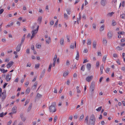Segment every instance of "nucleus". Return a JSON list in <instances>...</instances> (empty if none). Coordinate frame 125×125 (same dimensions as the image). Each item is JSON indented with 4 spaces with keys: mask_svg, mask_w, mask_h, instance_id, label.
<instances>
[{
    "mask_svg": "<svg viewBox=\"0 0 125 125\" xmlns=\"http://www.w3.org/2000/svg\"><path fill=\"white\" fill-rule=\"evenodd\" d=\"M96 120L94 115L93 114L90 116L89 121L87 124L88 125H94Z\"/></svg>",
    "mask_w": 125,
    "mask_h": 125,
    "instance_id": "1",
    "label": "nucleus"
},
{
    "mask_svg": "<svg viewBox=\"0 0 125 125\" xmlns=\"http://www.w3.org/2000/svg\"><path fill=\"white\" fill-rule=\"evenodd\" d=\"M55 103H53L49 108L50 112H54L56 111L55 107L54 104H55Z\"/></svg>",
    "mask_w": 125,
    "mask_h": 125,
    "instance_id": "2",
    "label": "nucleus"
},
{
    "mask_svg": "<svg viewBox=\"0 0 125 125\" xmlns=\"http://www.w3.org/2000/svg\"><path fill=\"white\" fill-rule=\"evenodd\" d=\"M39 26L38 25L37 26V27L36 30L34 29L32 30L31 32L32 33V35L31 36V39H32L34 37L35 35L37 33L39 30Z\"/></svg>",
    "mask_w": 125,
    "mask_h": 125,
    "instance_id": "3",
    "label": "nucleus"
},
{
    "mask_svg": "<svg viewBox=\"0 0 125 125\" xmlns=\"http://www.w3.org/2000/svg\"><path fill=\"white\" fill-rule=\"evenodd\" d=\"M100 3L102 6L104 7L107 4V0H101Z\"/></svg>",
    "mask_w": 125,
    "mask_h": 125,
    "instance_id": "4",
    "label": "nucleus"
},
{
    "mask_svg": "<svg viewBox=\"0 0 125 125\" xmlns=\"http://www.w3.org/2000/svg\"><path fill=\"white\" fill-rule=\"evenodd\" d=\"M93 78V76L91 75V76H88L86 78V80L88 82L91 81Z\"/></svg>",
    "mask_w": 125,
    "mask_h": 125,
    "instance_id": "5",
    "label": "nucleus"
},
{
    "mask_svg": "<svg viewBox=\"0 0 125 125\" xmlns=\"http://www.w3.org/2000/svg\"><path fill=\"white\" fill-rule=\"evenodd\" d=\"M20 117L21 120L24 122L26 120V118L24 116V114L23 113H21L20 115Z\"/></svg>",
    "mask_w": 125,
    "mask_h": 125,
    "instance_id": "6",
    "label": "nucleus"
},
{
    "mask_svg": "<svg viewBox=\"0 0 125 125\" xmlns=\"http://www.w3.org/2000/svg\"><path fill=\"white\" fill-rule=\"evenodd\" d=\"M107 35L109 38H111L113 36V33L112 31H110L108 33Z\"/></svg>",
    "mask_w": 125,
    "mask_h": 125,
    "instance_id": "7",
    "label": "nucleus"
},
{
    "mask_svg": "<svg viewBox=\"0 0 125 125\" xmlns=\"http://www.w3.org/2000/svg\"><path fill=\"white\" fill-rule=\"evenodd\" d=\"M25 39V38L24 37H23L22 38L20 44H18L17 47H21V45L23 43Z\"/></svg>",
    "mask_w": 125,
    "mask_h": 125,
    "instance_id": "8",
    "label": "nucleus"
},
{
    "mask_svg": "<svg viewBox=\"0 0 125 125\" xmlns=\"http://www.w3.org/2000/svg\"><path fill=\"white\" fill-rule=\"evenodd\" d=\"M13 62L12 61L8 63L7 65V67L8 68H10L13 65Z\"/></svg>",
    "mask_w": 125,
    "mask_h": 125,
    "instance_id": "9",
    "label": "nucleus"
},
{
    "mask_svg": "<svg viewBox=\"0 0 125 125\" xmlns=\"http://www.w3.org/2000/svg\"><path fill=\"white\" fill-rule=\"evenodd\" d=\"M10 75L9 74H7L6 77L5 79L7 82H8L10 81L11 79V76L10 77Z\"/></svg>",
    "mask_w": 125,
    "mask_h": 125,
    "instance_id": "10",
    "label": "nucleus"
},
{
    "mask_svg": "<svg viewBox=\"0 0 125 125\" xmlns=\"http://www.w3.org/2000/svg\"><path fill=\"white\" fill-rule=\"evenodd\" d=\"M76 55L75 57V59L76 60H78L79 56V54L78 51L77 50L76 51Z\"/></svg>",
    "mask_w": 125,
    "mask_h": 125,
    "instance_id": "11",
    "label": "nucleus"
},
{
    "mask_svg": "<svg viewBox=\"0 0 125 125\" xmlns=\"http://www.w3.org/2000/svg\"><path fill=\"white\" fill-rule=\"evenodd\" d=\"M91 67V64L90 63H88L87 64L86 66V67L87 69L88 70H90Z\"/></svg>",
    "mask_w": 125,
    "mask_h": 125,
    "instance_id": "12",
    "label": "nucleus"
},
{
    "mask_svg": "<svg viewBox=\"0 0 125 125\" xmlns=\"http://www.w3.org/2000/svg\"><path fill=\"white\" fill-rule=\"evenodd\" d=\"M17 110V107L16 106L13 107L12 109V112L14 113H16V110Z\"/></svg>",
    "mask_w": 125,
    "mask_h": 125,
    "instance_id": "13",
    "label": "nucleus"
},
{
    "mask_svg": "<svg viewBox=\"0 0 125 125\" xmlns=\"http://www.w3.org/2000/svg\"><path fill=\"white\" fill-rule=\"evenodd\" d=\"M68 73L69 72L68 71L64 72L63 73V76L64 77H65L67 76L68 75Z\"/></svg>",
    "mask_w": 125,
    "mask_h": 125,
    "instance_id": "14",
    "label": "nucleus"
},
{
    "mask_svg": "<svg viewBox=\"0 0 125 125\" xmlns=\"http://www.w3.org/2000/svg\"><path fill=\"white\" fill-rule=\"evenodd\" d=\"M32 105V104L31 103V104H30L29 105V107H28V110H27V112H29V111H30L31 109V108Z\"/></svg>",
    "mask_w": 125,
    "mask_h": 125,
    "instance_id": "15",
    "label": "nucleus"
},
{
    "mask_svg": "<svg viewBox=\"0 0 125 125\" xmlns=\"http://www.w3.org/2000/svg\"><path fill=\"white\" fill-rule=\"evenodd\" d=\"M2 99H4L5 98L6 92H3L2 93Z\"/></svg>",
    "mask_w": 125,
    "mask_h": 125,
    "instance_id": "16",
    "label": "nucleus"
},
{
    "mask_svg": "<svg viewBox=\"0 0 125 125\" xmlns=\"http://www.w3.org/2000/svg\"><path fill=\"white\" fill-rule=\"evenodd\" d=\"M92 43L91 40L90 39H88L87 40V44L90 45Z\"/></svg>",
    "mask_w": 125,
    "mask_h": 125,
    "instance_id": "17",
    "label": "nucleus"
},
{
    "mask_svg": "<svg viewBox=\"0 0 125 125\" xmlns=\"http://www.w3.org/2000/svg\"><path fill=\"white\" fill-rule=\"evenodd\" d=\"M64 40L63 38H61L60 40V43L62 45H63L64 44Z\"/></svg>",
    "mask_w": 125,
    "mask_h": 125,
    "instance_id": "18",
    "label": "nucleus"
},
{
    "mask_svg": "<svg viewBox=\"0 0 125 125\" xmlns=\"http://www.w3.org/2000/svg\"><path fill=\"white\" fill-rule=\"evenodd\" d=\"M71 9H66V11L67 12V14L68 15H70V14L71 12Z\"/></svg>",
    "mask_w": 125,
    "mask_h": 125,
    "instance_id": "19",
    "label": "nucleus"
},
{
    "mask_svg": "<svg viewBox=\"0 0 125 125\" xmlns=\"http://www.w3.org/2000/svg\"><path fill=\"white\" fill-rule=\"evenodd\" d=\"M104 25H102L100 28V31H103L104 29Z\"/></svg>",
    "mask_w": 125,
    "mask_h": 125,
    "instance_id": "20",
    "label": "nucleus"
},
{
    "mask_svg": "<svg viewBox=\"0 0 125 125\" xmlns=\"http://www.w3.org/2000/svg\"><path fill=\"white\" fill-rule=\"evenodd\" d=\"M114 13L113 12H111V13H109L108 14H107V16H110L111 17L112 16L113 14H114Z\"/></svg>",
    "mask_w": 125,
    "mask_h": 125,
    "instance_id": "21",
    "label": "nucleus"
},
{
    "mask_svg": "<svg viewBox=\"0 0 125 125\" xmlns=\"http://www.w3.org/2000/svg\"><path fill=\"white\" fill-rule=\"evenodd\" d=\"M51 41V38L50 37L48 38V39H47L46 40V43L49 44V42Z\"/></svg>",
    "mask_w": 125,
    "mask_h": 125,
    "instance_id": "22",
    "label": "nucleus"
},
{
    "mask_svg": "<svg viewBox=\"0 0 125 125\" xmlns=\"http://www.w3.org/2000/svg\"><path fill=\"white\" fill-rule=\"evenodd\" d=\"M95 86V82H92L91 83V84L90 87H94Z\"/></svg>",
    "mask_w": 125,
    "mask_h": 125,
    "instance_id": "23",
    "label": "nucleus"
},
{
    "mask_svg": "<svg viewBox=\"0 0 125 125\" xmlns=\"http://www.w3.org/2000/svg\"><path fill=\"white\" fill-rule=\"evenodd\" d=\"M107 57V55H105L104 56L103 58V62H105L106 60V58Z\"/></svg>",
    "mask_w": 125,
    "mask_h": 125,
    "instance_id": "24",
    "label": "nucleus"
},
{
    "mask_svg": "<svg viewBox=\"0 0 125 125\" xmlns=\"http://www.w3.org/2000/svg\"><path fill=\"white\" fill-rule=\"evenodd\" d=\"M0 70L2 72H2L3 73H6L8 71L7 70H5L4 69H3V70L0 69Z\"/></svg>",
    "mask_w": 125,
    "mask_h": 125,
    "instance_id": "25",
    "label": "nucleus"
},
{
    "mask_svg": "<svg viewBox=\"0 0 125 125\" xmlns=\"http://www.w3.org/2000/svg\"><path fill=\"white\" fill-rule=\"evenodd\" d=\"M52 66V64H50L49 66V68L48 70V72H50V71Z\"/></svg>",
    "mask_w": 125,
    "mask_h": 125,
    "instance_id": "26",
    "label": "nucleus"
},
{
    "mask_svg": "<svg viewBox=\"0 0 125 125\" xmlns=\"http://www.w3.org/2000/svg\"><path fill=\"white\" fill-rule=\"evenodd\" d=\"M57 55L56 54H55L54 55V57L53 59V61H56V59H57Z\"/></svg>",
    "mask_w": 125,
    "mask_h": 125,
    "instance_id": "27",
    "label": "nucleus"
},
{
    "mask_svg": "<svg viewBox=\"0 0 125 125\" xmlns=\"http://www.w3.org/2000/svg\"><path fill=\"white\" fill-rule=\"evenodd\" d=\"M96 42L95 41H94L93 42V47H96Z\"/></svg>",
    "mask_w": 125,
    "mask_h": 125,
    "instance_id": "28",
    "label": "nucleus"
},
{
    "mask_svg": "<svg viewBox=\"0 0 125 125\" xmlns=\"http://www.w3.org/2000/svg\"><path fill=\"white\" fill-rule=\"evenodd\" d=\"M58 20H57L56 22H55V24L54 25V27H57V24H58Z\"/></svg>",
    "mask_w": 125,
    "mask_h": 125,
    "instance_id": "29",
    "label": "nucleus"
},
{
    "mask_svg": "<svg viewBox=\"0 0 125 125\" xmlns=\"http://www.w3.org/2000/svg\"><path fill=\"white\" fill-rule=\"evenodd\" d=\"M64 18H66V19H67L68 17V16L66 13H65L64 14Z\"/></svg>",
    "mask_w": 125,
    "mask_h": 125,
    "instance_id": "30",
    "label": "nucleus"
},
{
    "mask_svg": "<svg viewBox=\"0 0 125 125\" xmlns=\"http://www.w3.org/2000/svg\"><path fill=\"white\" fill-rule=\"evenodd\" d=\"M40 66V64L39 63H38L37 64H36L35 65V68H39Z\"/></svg>",
    "mask_w": 125,
    "mask_h": 125,
    "instance_id": "31",
    "label": "nucleus"
},
{
    "mask_svg": "<svg viewBox=\"0 0 125 125\" xmlns=\"http://www.w3.org/2000/svg\"><path fill=\"white\" fill-rule=\"evenodd\" d=\"M42 17H39L38 19V21L40 22V23L42 21Z\"/></svg>",
    "mask_w": 125,
    "mask_h": 125,
    "instance_id": "32",
    "label": "nucleus"
},
{
    "mask_svg": "<svg viewBox=\"0 0 125 125\" xmlns=\"http://www.w3.org/2000/svg\"><path fill=\"white\" fill-rule=\"evenodd\" d=\"M103 43L104 44H106L107 43V41L104 39H103Z\"/></svg>",
    "mask_w": 125,
    "mask_h": 125,
    "instance_id": "33",
    "label": "nucleus"
},
{
    "mask_svg": "<svg viewBox=\"0 0 125 125\" xmlns=\"http://www.w3.org/2000/svg\"><path fill=\"white\" fill-rule=\"evenodd\" d=\"M37 84V82H35L34 84V85L32 86V87H34L35 89H36Z\"/></svg>",
    "mask_w": 125,
    "mask_h": 125,
    "instance_id": "34",
    "label": "nucleus"
},
{
    "mask_svg": "<svg viewBox=\"0 0 125 125\" xmlns=\"http://www.w3.org/2000/svg\"><path fill=\"white\" fill-rule=\"evenodd\" d=\"M102 108V106L99 107L98 108L96 109V110L98 111H99L101 110Z\"/></svg>",
    "mask_w": 125,
    "mask_h": 125,
    "instance_id": "35",
    "label": "nucleus"
},
{
    "mask_svg": "<svg viewBox=\"0 0 125 125\" xmlns=\"http://www.w3.org/2000/svg\"><path fill=\"white\" fill-rule=\"evenodd\" d=\"M81 70L83 71H84L85 70V67L84 65H83L82 66Z\"/></svg>",
    "mask_w": 125,
    "mask_h": 125,
    "instance_id": "36",
    "label": "nucleus"
},
{
    "mask_svg": "<svg viewBox=\"0 0 125 125\" xmlns=\"http://www.w3.org/2000/svg\"><path fill=\"white\" fill-rule=\"evenodd\" d=\"M30 91V89L29 88H28L26 91V93L27 94H29Z\"/></svg>",
    "mask_w": 125,
    "mask_h": 125,
    "instance_id": "37",
    "label": "nucleus"
},
{
    "mask_svg": "<svg viewBox=\"0 0 125 125\" xmlns=\"http://www.w3.org/2000/svg\"><path fill=\"white\" fill-rule=\"evenodd\" d=\"M13 23H14L13 22H12L10 24H8L7 25V26L8 27H10L11 26H12L13 25Z\"/></svg>",
    "mask_w": 125,
    "mask_h": 125,
    "instance_id": "38",
    "label": "nucleus"
},
{
    "mask_svg": "<svg viewBox=\"0 0 125 125\" xmlns=\"http://www.w3.org/2000/svg\"><path fill=\"white\" fill-rule=\"evenodd\" d=\"M88 116H87L85 118V120L84 122L86 123H88Z\"/></svg>",
    "mask_w": 125,
    "mask_h": 125,
    "instance_id": "39",
    "label": "nucleus"
},
{
    "mask_svg": "<svg viewBox=\"0 0 125 125\" xmlns=\"http://www.w3.org/2000/svg\"><path fill=\"white\" fill-rule=\"evenodd\" d=\"M58 118V117L57 115L55 116L54 118V122H55L56 121L57 119Z\"/></svg>",
    "mask_w": 125,
    "mask_h": 125,
    "instance_id": "40",
    "label": "nucleus"
},
{
    "mask_svg": "<svg viewBox=\"0 0 125 125\" xmlns=\"http://www.w3.org/2000/svg\"><path fill=\"white\" fill-rule=\"evenodd\" d=\"M66 37L67 39V41L68 42H70V40L69 39V38H70V36H69L68 35H66Z\"/></svg>",
    "mask_w": 125,
    "mask_h": 125,
    "instance_id": "41",
    "label": "nucleus"
},
{
    "mask_svg": "<svg viewBox=\"0 0 125 125\" xmlns=\"http://www.w3.org/2000/svg\"><path fill=\"white\" fill-rule=\"evenodd\" d=\"M123 49L122 47H116V50L118 51L122 50Z\"/></svg>",
    "mask_w": 125,
    "mask_h": 125,
    "instance_id": "42",
    "label": "nucleus"
},
{
    "mask_svg": "<svg viewBox=\"0 0 125 125\" xmlns=\"http://www.w3.org/2000/svg\"><path fill=\"white\" fill-rule=\"evenodd\" d=\"M82 18L85 20L86 19V15L84 13L83 14Z\"/></svg>",
    "mask_w": 125,
    "mask_h": 125,
    "instance_id": "43",
    "label": "nucleus"
},
{
    "mask_svg": "<svg viewBox=\"0 0 125 125\" xmlns=\"http://www.w3.org/2000/svg\"><path fill=\"white\" fill-rule=\"evenodd\" d=\"M30 100L29 99H28L26 101L25 104H24V106H26L27 104L29 102Z\"/></svg>",
    "mask_w": 125,
    "mask_h": 125,
    "instance_id": "44",
    "label": "nucleus"
},
{
    "mask_svg": "<svg viewBox=\"0 0 125 125\" xmlns=\"http://www.w3.org/2000/svg\"><path fill=\"white\" fill-rule=\"evenodd\" d=\"M21 50L20 47H16V50L17 52H19Z\"/></svg>",
    "mask_w": 125,
    "mask_h": 125,
    "instance_id": "45",
    "label": "nucleus"
},
{
    "mask_svg": "<svg viewBox=\"0 0 125 125\" xmlns=\"http://www.w3.org/2000/svg\"><path fill=\"white\" fill-rule=\"evenodd\" d=\"M66 65L67 66H68L70 65L69 61L68 60H67L66 61Z\"/></svg>",
    "mask_w": 125,
    "mask_h": 125,
    "instance_id": "46",
    "label": "nucleus"
},
{
    "mask_svg": "<svg viewBox=\"0 0 125 125\" xmlns=\"http://www.w3.org/2000/svg\"><path fill=\"white\" fill-rule=\"evenodd\" d=\"M110 70V69L109 68H106V69L105 70V72L106 73H108L109 72Z\"/></svg>",
    "mask_w": 125,
    "mask_h": 125,
    "instance_id": "47",
    "label": "nucleus"
},
{
    "mask_svg": "<svg viewBox=\"0 0 125 125\" xmlns=\"http://www.w3.org/2000/svg\"><path fill=\"white\" fill-rule=\"evenodd\" d=\"M4 116V114L3 112H2L0 114V117H3Z\"/></svg>",
    "mask_w": 125,
    "mask_h": 125,
    "instance_id": "48",
    "label": "nucleus"
},
{
    "mask_svg": "<svg viewBox=\"0 0 125 125\" xmlns=\"http://www.w3.org/2000/svg\"><path fill=\"white\" fill-rule=\"evenodd\" d=\"M93 28L94 29H96V25L94 23L93 24Z\"/></svg>",
    "mask_w": 125,
    "mask_h": 125,
    "instance_id": "49",
    "label": "nucleus"
},
{
    "mask_svg": "<svg viewBox=\"0 0 125 125\" xmlns=\"http://www.w3.org/2000/svg\"><path fill=\"white\" fill-rule=\"evenodd\" d=\"M54 23V22L53 21H50V25H52Z\"/></svg>",
    "mask_w": 125,
    "mask_h": 125,
    "instance_id": "50",
    "label": "nucleus"
},
{
    "mask_svg": "<svg viewBox=\"0 0 125 125\" xmlns=\"http://www.w3.org/2000/svg\"><path fill=\"white\" fill-rule=\"evenodd\" d=\"M99 61H97L96 63V66L97 67H99Z\"/></svg>",
    "mask_w": 125,
    "mask_h": 125,
    "instance_id": "51",
    "label": "nucleus"
},
{
    "mask_svg": "<svg viewBox=\"0 0 125 125\" xmlns=\"http://www.w3.org/2000/svg\"><path fill=\"white\" fill-rule=\"evenodd\" d=\"M123 15V14L121 15H120V17L121 18L125 19V16H124Z\"/></svg>",
    "mask_w": 125,
    "mask_h": 125,
    "instance_id": "52",
    "label": "nucleus"
},
{
    "mask_svg": "<svg viewBox=\"0 0 125 125\" xmlns=\"http://www.w3.org/2000/svg\"><path fill=\"white\" fill-rule=\"evenodd\" d=\"M42 95L38 93L37 95V97H42Z\"/></svg>",
    "mask_w": 125,
    "mask_h": 125,
    "instance_id": "53",
    "label": "nucleus"
},
{
    "mask_svg": "<svg viewBox=\"0 0 125 125\" xmlns=\"http://www.w3.org/2000/svg\"><path fill=\"white\" fill-rule=\"evenodd\" d=\"M121 70L125 72V66L122 67L121 68Z\"/></svg>",
    "mask_w": 125,
    "mask_h": 125,
    "instance_id": "54",
    "label": "nucleus"
},
{
    "mask_svg": "<svg viewBox=\"0 0 125 125\" xmlns=\"http://www.w3.org/2000/svg\"><path fill=\"white\" fill-rule=\"evenodd\" d=\"M112 24L114 26H115L116 24V23L115 22L113 21H112Z\"/></svg>",
    "mask_w": 125,
    "mask_h": 125,
    "instance_id": "55",
    "label": "nucleus"
},
{
    "mask_svg": "<svg viewBox=\"0 0 125 125\" xmlns=\"http://www.w3.org/2000/svg\"><path fill=\"white\" fill-rule=\"evenodd\" d=\"M88 62V61L87 60V59H85L83 61V63H85L86 62Z\"/></svg>",
    "mask_w": 125,
    "mask_h": 125,
    "instance_id": "56",
    "label": "nucleus"
},
{
    "mask_svg": "<svg viewBox=\"0 0 125 125\" xmlns=\"http://www.w3.org/2000/svg\"><path fill=\"white\" fill-rule=\"evenodd\" d=\"M19 80L18 78H16L14 82H18Z\"/></svg>",
    "mask_w": 125,
    "mask_h": 125,
    "instance_id": "57",
    "label": "nucleus"
},
{
    "mask_svg": "<svg viewBox=\"0 0 125 125\" xmlns=\"http://www.w3.org/2000/svg\"><path fill=\"white\" fill-rule=\"evenodd\" d=\"M2 41L3 42H6V41L5 38H2Z\"/></svg>",
    "mask_w": 125,
    "mask_h": 125,
    "instance_id": "58",
    "label": "nucleus"
},
{
    "mask_svg": "<svg viewBox=\"0 0 125 125\" xmlns=\"http://www.w3.org/2000/svg\"><path fill=\"white\" fill-rule=\"evenodd\" d=\"M104 68V66L103 65V64L101 65L100 67V69H102L103 70Z\"/></svg>",
    "mask_w": 125,
    "mask_h": 125,
    "instance_id": "59",
    "label": "nucleus"
},
{
    "mask_svg": "<svg viewBox=\"0 0 125 125\" xmlns=\"http://www.w3.org/2000/svg\"><path fill=\"white\" fill-rule=\"evenodd\" d=\"M41 45L39 43H37L36 44V47H41Z\"/></svg>",
    "mask_w": 125,
    "mask_h": 125,
    "instance_id": "60",
    "label": "nucleus"
},
{
    "mask_svg": "<svg viewBox=\"0 0 125 125\" xmlns=\"http://www.w3.org/2000/svg\"><path fill=\"white\" fill-rule=\"evenodd\" d=\"M113 57L115 58H117V55L116 53H114L113 55Z\"/></svg>",
    "mask_w": 125,
    "mask_h": 125,
    "instance_id": "61",
    "label": "nucleus"
},
{
    "mask_svg": "<svg viewBox=\"0 0 125 125\" xmlns=\"http://www.w3.org/2000/svg\"><path fill=\"white\" fill-rule=\"evenodd\" d=\"M125 45V43H123L120 44V46H124Z\"/></svg>",
    "mask_w": 125,
    "mask_h": 125,
    "instance_id": "62",
    "label": "nucleus"
},
{
    "mask_svg": "<svg viewBox=\"0 0 125 125\" xmlns=\"http://www.w3.org/2000/svg\"><path fill=\"white\" fill-rule=\"evenodd\" d=\"M66 84L68 85H69L70 83V81L69 80H68L67 81V82L66 83Z\"/></svg>",
    "mask_w": 125,
    "mask_h": 125,
    "instance_id": "63",
    "label": "nucleus"
},
{
    "mask_svg": "<svg viewBox=\"0 0 125 125\" xmlns=\"http://www.w3.org/2000/svg\"><path fill=\"white\" fill-rule=\"evenodd\" d=\"M98 56H101L102 55V54L100 52H98Z\"/></svg>",
    "mask_w": 125,
    "mask_h": 125,
    "instance_id": "64",
    "label": "nucleus"
}]
</instances>
